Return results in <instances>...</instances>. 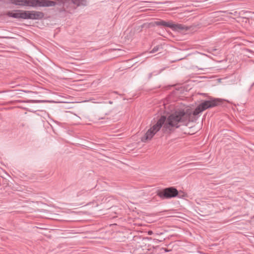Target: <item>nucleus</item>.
<instances>
[{
	"label": "nucleus",
	"mask_w": 254,
	"mask_h": 254,
	"mask_svg": "<svg viewBox=\"0 0 254 254\" xmlns=\"http://www.w3.org/2000/svg\"><path fill=\"white\" fill-rule=\"evenodd\" d=\"M221 102L219 99L210 98L209 100L202 101L193 112L179 110L171 114L167 118L165 116H161L156 123L147 130L141 140L145 142L150 140L162 127L164 131L170 133L182 125L186 126L190 121L191 115L196 116L208 108L220 105Z\"/></svg>",
	"instance_id": "nucleus-1"
},
{
	"label": "nucleus",
	"mask_w": 254,
	"mask_h": 254,
	"mask_svg": "<svg viewBox=\"0 0 254 254\" xmlns=\"http://www.w3.org/2000/svg\"><path fill=\"white\" fill-rule=\"evenodd\" d=\"M87 0H38L37 6L51 7L57 5L60 12L72 13L78 6H85Z\"/></svg>",
	"instance_id": "nucleus-2"
},
{
	"label": "nucleus",
	"mask_w": 254,
	"mask_h": 254,
	"mask_svg": "<svg viewBox=\"0 0 254 254\" xmlns=\"http://www.w3.org/2000/svg\"><path fill=\"white\" fill-rule=\"evenodd\" d=\"M178 194V190L174 187H169L161 190H158L157 195L162 199H170Z\"/></svg>",
	"instance_id": "nucleus-3"
},
{
	"label": "nucleus",
	"mask_w": 254,
	"mask_h": 254,
	"mask_svg": "<svg viewBox=\"0 0 254 254\" xmlns=\"http://www.w3.org/2000/svg\"><path fill=\"white\" fill-rule=\"evenodd\" d=\"M155 24L157 26H163L171 28L173 31H179L186 29V27L181 24H175L171 21H165L160 20L155 22Z\"/></svg>",
	"instance_id": "nucleus-4"
},
{
	"label": "nucleus",
	"mask_w": 254,
	"mask_h": 254,
	"mask_svg": "<svg viewBox=\"0 0 254 254\" xmlns=\"http://www.w3.org/2000/svg\"><path fill=\"white\" fill-rule=\"evenodd\" d=\"M29 19L39 20L43 18L44 13L38 11H29Z\"/></svg>",
	"instance_id": "nucleus-5"
},
{
	"label": "nucleus",
	"mask_w": 254,
	"mask_h": 254,
	"mask_svg": "<svg viewBox=\"0 0 254 254\" xmlns=\"http://www.w3.org/2000/svg\"><path fill=\"white\" fill-rule=\"evenodd\" d=\"M38 0H25L24 6L37 7Z\"/></svg>",
	"instance_id": "nucleus-6"
},
{
	"label": "nucleus",
	"mask_w": 254,
	"mask_h": 254,
	"mask_svg": "<svg viewBox=\"0 0 254 254\" xmlns=\"http://www.w3.org/2000/svg\"><path fill=\"white\" fill-rule=\"evenodd\" d=\"M21 10H17L16 11V12H12L11 11H8L6 13V15L9 17H12L14 18H20V13Z\"/></svg>",
	"instance_id": "nucleus-7"
},
{
	"label": "nucleus",
	"mask_w": 254,
	"mask_h": 254,
	"mask_svg": "<svg viewBox=\"0 0 254 254\" xmlns=\"http://www.w3.org/2000/svg\"><path fill=\"white\" fill-rule=\"evenodd\" d=\"M29 11H21L20 13V18L29 19Z\"/></svg>",
	"instance_id": "nucleus-8"
},
{
	"label": "nucleus",
	"mask_w": 254,
	"mask_h": 254,
	"mask_svg": "<svg viewBox=\"0 0 254 254\" xmlns=\"http://www.w3.org/2000/svg\"><path fill=\"white\" fill-rule=\"evenodd\" d=\"M25 0H10V3L20 6H24Z\"/></svg>",
	"instance_id": "nucleus-9"
},
{
	"label": "nucleus",
	"mask_w": 254,
	"mask_h": 254,
	"mask_svg": "<svg viewBox=\"0 0 254 254\" xmlns=\"http://www.w3.org/2000/svg\"><path fill=\"white\" fill-rule=\"evenodd\" d=\"M160 47L161 46L160 45H157V46H155L152 49V50L150 51V53H154L157 52L159 50V49Z\"/></svg>",
	"instance_id": "nucleus-10"
},
{
	"label": "nucleus",
	"mask_w": 254,
	"mask_h": 254,
	"mask_svg": "<svg viewBox=\"0 0 254 254\" xmlns=\"http://www.w3.org/2000/svg\"><path fill=\"white\" fill-rule=\"evenodd\" d=\"M44 102L45 101L43 100H28L27 101V102L29 103H41Z\"/></svg>",
	"instance_id": "nucleus-11"
},
{
	"label": "nucleus",
	"mask_w": 254,
	"mask_h": 254,
	"mask_svg": "<svg viewBox=\"0 0 254 254\" xmlns=\"http://www.w3.org/2000/svg\"><path fill=\"white\" fill-rule=\"evenodd\" d=\"M163 69H161L160 70H159V71H154L153 72H152L153 73V75H158L162 71H163Z\"/></svg>",
	"instance_id": "nucleus-12"
},
{
	"label": "nucleus",
	"mask_w": 254,
	"mask_h": 254,
	"mask_svg": "<svg viewBox=\"0 0 254 254\" xmlns=\"http://www.w3.org/2000/svg\"><path fill=\"white\" fill-rule=\"evenodd\" d=\"M153 72H151V73H149V74H148V78L150 79L152 77V76L153 75Z\"/></svg>",
	"instance_id": "nucleus-13"
},
{
	"label": "nucleus",
	"mask_w": 254,
	"mask_h": 254,
	"mask_svg": "<svg viewBox=\"0 0 254 254\" xmlns=\"http://www.w3.org/2000/svg\"><path fill=\"white\" fill-rule=\"evenodd\" d=\"M209 50H210V52H213V51H216V49H214V48H211V49H210Z\"/></svg>",
	"instance_id": "nucleus-14"
},
{
	"label": "nucleus",
	"mask_w": 254,
	"mask_h": 254,
	"mask_svg": "<svg viewBox=\"0 0 254 254\" xmlns=\"http://www.w3.org/2000/svg\"><path fill=\"white\" fill-rule=\"evenodd\" d=\"M194 68H198V67L197 66H194ZM199 69H200V70H203L204 68H198Z\"/></svg>",
	"instance_id": "nucleus-15"
},
{
	"label": "nucleus",
	"mask_w": 254,
	"mask_h": 254,
	"mask_svg": "<svg viewBox=\"0 0 254 254\" xmlns=\"http://www.w3.org/2000/svg\"><path fill=\"white\" fill-rule=\"evenodd\" d=\"M165 252H169V251H170V250H167L165 249Z\"/></svg>",
	"instance_id": "nucleus-16"
},
{
	"label": "nucleus",
	"mask_w": 254,
	"mask_h": 254,
	"mask_svg": "<svg viewBox=\"0 0 254 254\" xmlns=\"http://www.w3.org/2000/svg\"><path fill=\"white\" fill-rule=\"evenodd\" d=\"M247 50H248L249 52H251V50H249V49H248Z\"/></svg>",
	"instance_id": "nucleus-17"
},
{
	"label": "nucleus",
	"mask_w": 254,
	"mask_h": 254,
	"mask_svg": "<svg viewBox=\"0 0 254 254\" xmlns=\"http://www.w3.org/2000/svg\"><path fill=\"white\" fill-rule=\"evenodd\" d=\"M109 103H110V104H112V102H111V101H110Z\"/></svg>",
	"instance_id": "nucleus-18"
}]
</instances>
